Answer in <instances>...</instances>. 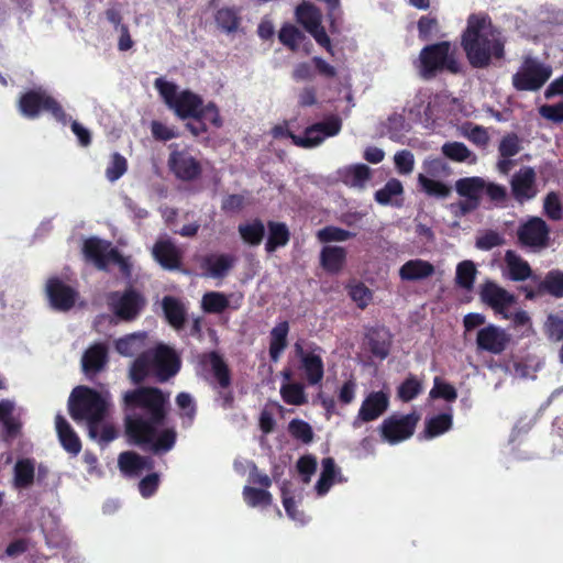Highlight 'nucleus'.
Here are the masks:
<instances>
[{
	"instance_id": "52",
	"label": "nucleus",
	"mask_w": 563,
	"mask_h": 563,
	"mask_svg": "<svg viewBox=\"0 0 563 563\" xmlns=\"http://www.w3.org/2000/svg\"><path fill=\"white\" fill-rule=\"evenodd\" d=\"M418 183L421 189L428 195L437 198H445L450 195L451 189L444 183L434 180L423 174H419Z\"/></svg>"
},
{
	"instance_id": "36",
	"label": "nucleus",
	"mask_w": 563,
	"mask_h": 563,
	"mask_svg": "<svg viewBox=\"0 0 563 563\" xmlns=\"http://www.w3.org/2000/svg\"><path fill=\"white\" fill-rule=\"evenodd\" d=\"M146 333L135 332L118 339L114 342L117 352L122 356L141 354L145 346Z\"/></svg>"
},
{
	"instance_id": "54",
	"label": "nucleus",
	"mask_w": 563,
	"mask_h": 563,
	"mask_svg": "<svg viewBox=\"0 0 563 563\" xmlns=\"http://www.w3.org/2000/svg\"><path fill=\"white\" fill-rule=\"evenodd\" d=\"M522 150L520 137L511 132L506 134L499 142L498 152L503 158H511Z\"/></svg>"
},
{
	"instance_id": "31",
	"label": "nucleus",
	"mask_w": 563,
	"mask_h": 563,
	"mask_svg": "<svg viewBox=\"0 0 563 563\" xmlns=\"http://www.w3.org/2000/svg\"><path fill=\"white\" fill-rule=\"evenodd\" d=\"M35 477V461L23 457L13 467L12 485L15 489H25L33 485Z\"/></svg>"
},
{
	"instance_id": "37",
	"label": "nucleus",
	"mask_w": 563,
	"mask_h": 563,
	"mask_svg": "<svg viewBox=\"0 0 563 563\" xmlns=\"http://www.w3.org/2000/svg\"><path fill=\"white\" fill-rule=\"evenodd\" d=\"M267 228L268 238L265 244V250L268 253L288 244L290 240V232L284 222L268 221Z\"/></svg>"
},
{
	"instance_id": "7",
	"label": "nucleus",
	"mask_w": 563,
	"mask_h": 563,
	"mask_svg": "<svg viewBox=\"0 0 563 563\" xmlns=\"http://www.w3.org/2000/svg\"><path fill=\"white\" fill-rule=\"evenodd\" d=\"M552 68L536 58L526 57L512 76V86L518 91H537L550 79Z\"/></svg>"
},
{
	"instance_id": "3",
	"label": "nucleus",
	"mask_w": 563,
	"mask_h": 563,
	"mask_svg": "<svg viewBox=\"0 0 563 563\" xmlns=\"http://www.w3.org/2000/svg\"><path fill=\"white\" fill-rule=\"evenodd\" d=\"M69 415L75 421L88 422L89 435L96 438L98 424L104 419L107 402L96 389L77 386L68 401Z\"/></svg>"
},
{
	"instance_id": "49",
	"label": "nucleus",
	"mask_w": 563,
	"mask_h": 563,
	"mask_svg": "<svg viewBox=\"0 0 563 563\" xmlns=\"http://www.w3.org/2000/svg\"><path fill=\"white\" fill-rule=\"evenodd\" d=\"M243 498L251 507H268L273 501L272 494L267 489L245 486L243 488Z\"/></svg>"
},
{
	"instance_id": "22",
	"label": "nucleus",
	"mask_w": 563,
	"mask_h": 563,
	"mask_svg": "<svg viewBox=\"0 0 563 563\" xmlns=\"http://www.w3.org/2000/svg\"><path fill=\"white\" fill-rule=\"evenodd\" d=\"M536 180L537 174L530 166H525L516 172L510 180L514 198L519 202L534 198L537 195Z\"/></svg>"
},
{
	"instance_id": "61",
	"label": "nucleus",
	"mask_w": 563,
	"mask_h": 563,
	"mask_svg": "<svg viewBox=\"0 0 563 563\" xmlns=\"http://www.w3.org/2000/svg\"><path fill=\"white\" fill-rule=\"evenodd\" d=\"M351 299L356 303L360 309H365L373 299L372 291L363 284L358 283L349 289Z\"/></svg>"
},
{
	"instance_id": "23",
	"label": "nucleus",
	"mask_w": 563,
	"mask_h": 563,
	"mask_svg": "<svg viewBox=\"0 0 563 563\" xmlns=\"http://www.w3.org/2000/svg\"><path fill=\"white\" fill-rule=\"evenodd\" d=\"M485 188V180L481 177H465L455 183V190L467 201L462 205V210L468 212L479 206V199Z\"/></svg>"
},
{
	"instance_id": "63",
	"label": "nucleus",
	"mask_w": 563,
	"mask_h": 563,
	"mask_svg": "<svg viewBox=\"0 0 563 563\" xmlns=\"http://www.w3.org/2000/svg\"><path fill=\"white\" fill-rule=\"evenodd\" d=\"M431 398H442L449 402L455 401L457 391L455 387L449 383L441 382L439 378L434 379V386L430 391Z\"/></svg>"
},
{
	"instance_id": "2",
	"label": "nucleus",
	"mask_w": 563,
	"mask_h": 563,
	"mask_svg": "<svg viewBox=\"0 0 563 563\" xmlns=\"http://www.w3.org/2000/svg\"><path fill=\"white\" fill-rule=\"evenodd\" d=\"M461 47L473 68H487L505 57V41L488 14L473 13L461 34Z\"/></svg>"
},
{
	"instance_id": "39",
	"label": "nucleus",
	"mask_w": 563,
	"mask_h": 563,
	"mask_svg": "<svg viewBox=\"0 0 563 563\" xmlns=\"http://www.w3.org/2000/svg\"><path fill=\"white\" fill-rule=\"evenodd\" d=\"M369 178L371 169L365 164L352 165L341 173L342 181L355 188H364Z\"/></svg>"
},
{
	"instance_id": "46",
	"label": "nucleus",
	"mask_w": 563,
	"mask_h": 563,
	"mask_svg": "<svg viewBox=\"0 0 563 563\" xmlns=\"http://www.w3.org/2000/svg\"><path fill=\"white\" fill-rule=\"evenodd\" d=\"M278 38L283 45L295 52L307 36L294 24L285 23L279 30Z\"/></svg>"
},
{
	"instance_id": "6",
	"label": "nucleus",
	"mask_w": 563,
	"mask_h": 563,
	"mask_svg": "<svg viewBox=\"0 0 563 563\" xmlns=\"http://www.w3.org/2000/svg\"><path fill=\"white\" fill-rule=\"evenodd\" d=\"M18 107L21 114L29 119H35L42 111H46L49 112L57 122L64 125L68 122V117L62 104L41 88L31 89L22 93L19 98Z\"/></svg>"
},
{
	"instance_id": "47",
	"label": "nucleus",
	"mask_w": 563,
	"mask_h": 563,
	"mask_svg": "<svg viewBox=\"0 0 563 563\" xmlns=\"http://www.w3.org/2000/svg\"><path fill=\"white\" fill-rule=\"evenodd\" d=\"M477 269L472 261H463L456 266L455 283L465 290H472L474 287Z\"/></svg>"
},
{
	"instance_id": "44",
	"label": "nucleus",
	"mask_w": 563,
	"mask_h": 563,
	"mask_svg": "<svg viewBox=\"0 0 563 563\" xmlns=\"http://www.w3.org/2000/svg\"><path fill=\"white\" fill-rule=\"evenodd\" d=\"M442 153L445 157L453 162H471L476 161V155L468 150L462 142H446L442 145Z\"/></svg>"
},
{
	"instance_id": "13",
	"label": "nucleus",
	"mask_w": 563,
	"mask_h": 563,
	"mask_svg": "<svg viewBox=\"0 0 563 563\" xmlns=\"http://www.w3.org/2000/svg\"><path fill=\"white\" fill-rule=\"evenodd\" d=\"M533 286L522 285L518 288L527 300L533 301L545 295L554 299L563 298V272L560 269L549 271L543 278L539 275V279L533 280Z\"/></svg>"
},
{
	"instance_id": "27",
	"label": "nucleus",
	"mask_w": 563,
	"mask_h": 563,
	"mask_svg": "<svg viewBox=\"0 0 563 563\" xmlns=\"http://www.w3.org/2000/svg\"><path fill=\"white\" fill-rule=\"evenodd\" d=\"M289 322L284 320L278 322L269 332V360L277 363L282 354L288 346Z\"/></svg>"
},
{
	"instance_id": "11",
	"label": "nucleus",
	"mask_w": 563,
	"mask_h": 563,
	"mask_svg": "<svg viewBox=\"0 0 563 563\" xmlns=\"http://www.w3.org/2000/svg\"><path fill=\"white\" fill-rule=\"evenodd\" d=\"M517 240L522 249L539 252L549 246L550 228L542 218L531 217L518 227Z\"/></svg>"
},
{
	"instance_id": "55",
	"label": "nucleus",
	"mask_w": 563,
	"mask_h": 563,
	"mask_svg": "<svg viewBox=\"0 0 563 563\" xmlns=\"http://www.w3.org/2000/svg\"><path fill=\"white\" fill-rule=\"evenodd\" d=\"M128 170V161L120 153L115 152L111 155V161L106 169V177L109 181L114 183L120 179Z\"/></svg>"
},
{
	"instance_id": "53",
	"label": "nucleus",
	"mask_w": 563,
	"mask_h": 563,
	"mask_svg": "<svg viewBox=\"0 0 563 563\" xmlns=\"http://www.w3.org/2000/svg\"><path fill=\"white\" fill-rule=\"evenodd\" d=\"M544 331L551 341H563V311L550 313L547 317Z\"/></svg>"
},
{
	"instance_id": "8",
	"label": "nucleus",
	"mask_w": 563,
	"mask_h": 563,
	"mask_svg": "<svg viewBox=\"0 0 563 563\" xmlns=\"http://www.w3.org/2000/svg\"><path fill=\"white\" fill-rule=\"evenodd\" d=\"M108 303L111 311L123 321H133L146 306L145 297L133 287L123 291H111L108 295Z\"/></svg>"
},
{
	"instance_id": "9",
	"label": "nucleus",
	"mask_w": 563,
	"mask_h": 563,
	"mask_svg": "<svg viewBox=\"0 0 563 563\" xmlns=\"http://www.w3.org/2000/svg\"><path fill=\"white\" fill-rule=\"evenodd\" d=\"M309 347V350H305L300 342H296L294 351L299 361L298 369L303 373L308 385L316 386L322 382L324 376L323 349L316 343H311Z\"/></svg>"
},
{
	"instance_id": "38",
	"label": "nucleus",
	"mask_w": 563,
	"mask_h": 563,
	"mask_svg": "<svg viewBox=\"0 0 563 563\" xmlns=\"http://www.w3.org/2000/svg\"><path fill=\"white\" fill-rule=\"evenodd\" d=\"M212 374L222 389H229L232 383L231 372L223 357L216 351L206 355Z\"/></svg>"
},
{
	"instance_id": "14",
	"label": "nucleus",
	"mask_w": 563,
	"mask_h": 563,
	"mask_svg": "<svg viewBox=\"0 0 563 563\" xmlns=\"http://www.w3.org/2000/svg\"><path fill=\"white\" fill-rule=\"evenodd\" d=\"M167 163L169 170L183 181H194L202 174L201 163L187 148L173 150Z\"/></svg>"
},
{
	"instance_id": "48",
	"label": "nucleus",
	"mask_w": 563,
	"mask_h": 563,
	"mask_svg": "<svg viewBox=\"0 0 563 563\" xmlns=\"http://www.w3.org/2000/svg\"><path fill=\"white\" fill-rule=\"evenodd\" d=\"M280 396L287 405L302 406L308 401L305 386L301 383L283 384L280 387Z\"/></svg>"
},
{
	"instance_id": "33",
	"label": "nucleus",
	"mask_w": 563,
	"mask_h": 563,
	"mask_svg": "<svg viewBox=\"0 0 563 563\" xmlns=\"http://www.w3.org/2000/svg\"><path fill=\"white\" fill-rule=\"evenodd\" d=\"M346 261V251L342 246H324L320 254L322 268L330 274H338Z\"/></svg>"
},
{
	"instance_id": "12",
	"label": "nucleus",
	"mask_w": 563,
	"mask_h": 563,
	"mask_svg": "<svg viewBox=\"0 0 563 563\" xmlns=\"http://www.w3.org/2000/svg\"><path fill=\"white\" fill-rule=\"evenodd\" d=\"M151 351L153 376L158 383H165L180 371L181 361L176 351L163 343Z\"/></svg>"
},
{
	"instance_id": "10",
	"label": "nucleus",
	"mask_w": 563,
	"mask_h": 563,
	"mask_svg": "<svg viewBox=\"0 0 563 563\" xmlns=\"http://www.w3.org/2000/svg\"><path fill=\"white\" fill-rule=\"evenodd\" d=\"M419 420L420 416L416 411L408 415L394 413L382 422L380 435L390 444L402 442L415 433Z\"/></svg>"
},
{
	"instance_id": "58",
	"label": "nucleus",
	"mask_w": 563,
	"mask_h": 563,
	"mask_svg": "<svg viewBox=\"0 0 563 563\" xmlns=\"http://www.w3.org/2000/svg\"><path fill=\"white\" fill-rule=\"evenodd\" d=\"M404 191L400 180L389 179L383 188L375 192V200L380 205H388L393 197L401 195Z\"/></svg>"
},
{
	"instance_id": "40",
	"label": "nucleus",
	"mask_w": 563,
	"mask_h": 563,
	"mask_svg": "<svg viewBox=\"0 0 563 563\" xmlns=\"http://www.w3.org/2000/svg\"><path fill=\"white\" fill-rule=\"evenodd\" d=\"M453 417L450 412L439 413L426 420L423 437L433 439L439 437L452 428Z\"/></svg>"
},
{
	"instance_id": "21",
	"label": "nucleus",
	"mask_w": 563,
	"mask_h": 563,
	"mask_svg": "<svg viewBox=\"0 0 563 563\" xmlns=\"http://www.w3.org/2000/svg\"><path fill=\"white\" fill-rule=\"evenodd\" d=\"M154 260L167 271L179 269L183 264V252L170 238L158 239L153 245Z\"/></svg>"
},
{
	"instance_id": "42",
	"label": "nucleus",
	"mask_w": 563,
	"mask_h": 563,
	"mask_svg": "<svg viewBox=\"0 0 563 563\" xmlns=\"http://www.w3.org/2000/svg\"><path fill=\"white\" fill-rule=\"evenodd\" d=\"M238 231L243 242L249 245H260L265 236V227L261 219L239 224Z\"/></svg>"
},
{
	"instance_id": "16",
	"label": "nucleus",
	"mask_w": 563,
	"mask_h": 563,
	"mask_svg": "<svg viewBox=\"0 0 563 563\" xmlns=\"http://www.w3.org/2000/svg\"><path fill=\"white\" fill-rule=\"evenodd\" d=\"M115 250L111 242L97 236H90L82 243L81 253L87 263L92 264L99 271H108L110 253Z\"/></svg>"
},
{
	"instance_id": "4",
	"label": "nucleus",
	"mask_w": 563,
	"mask_h": 563,
	"mask_svg": "<svg viewBox=\"0 0 563 563\" xmlns=\"http://www.w3.org/2000/svg\"><path fill=\"white\" fill-rule=\"evenodd\" d=\"M416 68L424 80L435 78L441 73L460 74L462 67L449 41L426 45L419 53Z\"/></svg>"
},
{
	"instance_id": "26",
	"label": "nucleus",
	"mask_w": 563,
	"mask_h": 563,
	"mask_svg": "<svg viewBox=\"0 0 563 563\" xmlns=\"http://www.w3.org/2000/svg\"><path fill=\"white\" fill-rule=\"evenodd\" d=\"M238 258L233 254L221 253L208 255L203 258L202 267L213 278H224L234 267Z\"/></svg>"
},
{
	"instance_id": "56",
	"label": "nucleus",
	"mask_w": 563,
	"mask_h": 563,
	"mask_svg": "<svg viewBox=\"0 0 563 563\" xmlns=\"http://www.w3.org/2000/svg\"><path fill=\"white\" fill-rule=\"evenodd\" d=\"M418 36L421 41H429L440 30L437 16L431 14L422 15L417 22Z\"/></svg>"
},
{
	"instance_id": "19",
	"label": "nucleus",
	"mask_w": 563,
	"mask_h": 563,
	"mask_svg": "<svg viewBox=\"0 0 563 563\" xmlns=\"http://www.w3.org/2000/svg\"><path fill=\"white\" fill-rule=\"evenodd\" d=\"M389 406V395L383 390L369 393L363 400L354 427H358V421L371 422L378 419Z\"/></svg>"
},
{
	"instance_id": "59",
	"label": "nucleus",
	"mask_w": 563,
	"mask_h": 563,
	"mask_svg": "<svg viewBox=\"0 0 563 563\" xmlns=\"http://www.w3.org/2000/svg\"><path fill=\"white\" fill-rule=\"evenodd\" d=\"M355 234L339 227L328 225L319 230L317 238L320 242L328 243L333 241H346Z\"/></svg>"
},
{
	"instance_id": "50",
	"label": "nucleus",
	"mask_w": 563,
	"mask_h": 563,
	"mask_svg": "<svg viewBox=\"0 0 563 563\" xmlns=\"http://www.w3.org/2000/svg\"><path fill=\"white\" fill-rule=\"evenodd\" d=\"M342 129V120L339 115L331 114L325 120L310 125V131L320 132L323 140L327 137L335 136Z\"/></svg>"
},
{
	"instance_id": "1",
	"label": "nucleus",
	"mask_w": 563,
	"mask_h": 563,
	"mask_svg": "<svg viewBox=\"0 0 563 563\" xmlns=\"http://www.w3.org/2000/svg\"><path fill=\"white\" fill-rule=\"evenodd\" d=\"M124 430L129 443L162 455L176 444L177 431L165 427L168 418L169 395L152 386L129 390L123 397Z\"/></svg>"
},
{
	"instance_id": "32",
	"label": "nucleus",
	"mask_w": 563,
	"mask_h": 563,
	"mask_svg": "<svg viewBox=\"0 0 563 563\" xmlns=\"http://www.w3.org/2000/svg\"><path fill=\"white\" fill-rule=\"evenodd\" d=\"M120 470L129 475H137L143 470H152L153 461L150 457L142 456L133 451H125L119 455Z\"/></svg>"
},
{
	"instance_id": "51",
	"label": "nucleus",
	"mask_w": 563,
	"mask_h": 563,
	"mask_svg": "<svg viewBox=\"0 0 563 563\" xmlns=\"http://www.w3.org/2000/svg\"><path fill=\"white\" fill-rule=\"evenodd\" d=\"M422 391L421 382L412 374H410L397 389L398 398L404 402H409Z\"/></svg>"
},
{
	"instance_id": "62",
	"label": "nucleus",
	"mask_w": 563,
	"mask_h": 563,
	"mask_svg": "<svg viewBox=\"0 0 563 563\" xmlns=\"http://www.w3.org/2000/svg\"><path fill=\"white\" fill-rule=\"evenodd\" d=\"M544 213L551 220L558 221L562 219L563 208L559 195L551 191L547 195L543 205Z\"/></svg>"
},
{
	"instance_id": "41",
	"label": "nucleus",
	"mask_w": 563,
	"mask_h": 563,
	"mask_svg": "<svg viewBox=\"0 0 563 563\" xmlns=\"http://www.w3.org/2000/svg\"><path fill=\"white\" fill-rule=\"evenodd\" d=\"M150 374H153V365L151 351L148 350L139 354L131 364L130 378L134 384H141Z\"/></svg>"
},
{
	"instance_id": "28",
	"label": "nucleus",
	"mask_w": 563,
	"mask_h": 563,
	"mask_svg": "<svg viewBox=\"0 0 563 563\" xmlns=\"http://www.w3.org/2000/svg\"><path fill=\"white\" fill-rule=\"evenodd\" d=\"M56 431L63 449L71 455L81 451V441L68 421L60 415L56 416Z\"/></svg>"
},
{
	"instance_id": "60",
	"label": "nucleus",
	"mask_w": 563,
	"mask_h": 563,
	"mask_svg": "<svg viewBox=\"0 0 563 563\" xmlns=\"http://www.w3.org/2000/svg\"><path fill=\"white\" fill-rule=\"evenodd\" d=\"M505 244V238L494 230H486L476 238L475 246L482 251H490L494 247Z\"/></svg>"
},
{
	"instance_id": "57",
	"label": "nucleus",
	"mask_w": 563,
	"mask_h": 563,
	"mask_svg": "<svg viewBox=\"0 0 563 563\" xmlns=\"http://www.w3.org/2000/svg\"><path fill=\"white\" fill-rule=\"evenodd\" d=\"M288 431L292 438L306 444L313 439L311 426L301 419H292L288 424Z\"/></svg>"
},
{
	"instance_id": "30",
	"label": "nucleus",
	"mask_w": 563,
	"mask_h": 563,
	"mask_svg": "<svg viewBox=\"0 0 563 563\" xmlns=\"http://www.w3.org/2000/svg\"><path fill=\"white\" fill-rule=\"evenodd\" d=\"M434 266L420 258L407 261L399 269V276L402 280L416 282L432 276Z\"/></svg>"
},
{
	"instance_id": "5",
	"label": "nucleus",
	"mask_w": 563,
	"mask_h": 563,
	"mask_svg": "<svg viewBox=\"0 0 563 563\" xmlns=\"http://www.w3.org/2000/svg\"><path fill=\"white\" fill-rule=\"evenodd\" d=\"M154 87L157 89L167 108L172 110L178 119H199V109L203 100L201 96L189 89L178 91V86L175 82L167 81L162 77L155 79Z\"/></svg>"
},
{
	"instance_id": "64",
	"label": "nucleus",
	"mask_w": 563,
	"mask_h": 563,
	"mask_svg": "<svg viewBox=\"0 0 563 563\" xmlns=\"http://www.w3.org/2000/svg\"><path fill=\"white\" fill-rule=\"evenodd\" d=\"M199 119L202 121H209L214 128L220 129L223 125V120L220 114L218 106L213 101H209L207 104L201 106L199 109Z\"/></svg>"
},
{
	"instance_id": "17",
	"label": "nucleus",
	"mask_w": 563,
	"mask_h": 563,
	"mask_svg": "<svg viewBox=\"0 0 563 563\" xmlns=\"http://www.w3.org/2000/svg\"><path fill=\"white\" fill-rule=\"evenodd\" d=\"M479 296L484 303L505 318H508L506 313L508 308L516 302V297L512 294L492 280H487L482 285Z\"/></svg>"
},
{
	"instance_id": "20",
	"label": "nucleus",
	"mask_w": 563,
	"mask_h": 563,
	"mask_svg": "<svg viewBox=\"0 0 563 563\" xmlns=\"http://www.w3.org/2000/svg\"><path fill=\"white\" fill-rule=\"evenodd\" d=\"M365 344L371 354L379 360H385L391 350L393 334L385 325L366 328Z\"/></svg>"
},
{
	"instance_id": "34",
	"label": "nucleus",
	"mask_w": 563,
	"mask_h": 563,
	"mask_svg": "<svg viewBox=\"0 0 563 563\" xmlns=\"http://www.w3.org/2000/svg\"><path fill=\"white\" fill-rule=\"evenodd\" d=\"M108 362V350L102 343H97L90 346L82 356V368L89 373L100 372Z\"/></svg>"
},
{
	"instance_id": "43",
	"label": "nucleus",
	"mask_w": 563,
	"mask_h": 563,
	"mask_svg": "<svg viewBox=\"0 0 563 563\" xmlns=\"http://www.w3.org/2000/svg\"><path fill=\"white\" fill-rule=\"evenodd\" d=\"M216 23L225 33H233L239 29L241 16L235 8H221L216 12Z\"/></svg>"
},
{
	"instance_id": "35",
	"label": "nucleus",
	"mask_w": 563,
	"mask_h": 563,
	"mask_svg": "<svg viewBox=\"0 0 563 563\" xmlns=\"http://www.w3.org/2000/svg\"><path fill=\"white\" fill-rule=\"evenodd\" d=\"M162 308L167 322L175 329H183L186 322V308L179 299L173 296H165L162 300Z\"/></svg>"
},
{
	"instance_id": "15",
	"label": "nucleus",
	"mask_w": 563,
	"mask_h": 563,
	"mask_svg": "<svg viewBox=\"0 0 563 563\" xmlns=\"http://www.w3.org/2000/svg\"><path fill=\"white\" fill-rule=\"evenodd\" d=\"M510 340V335L504 329L488 324L478 330L476 345L478 351L499 355L507 349Z\"/></svg>"
},
{
	"instance_id": "29",
	"label": "nucleus",
	"mask_w": 563,
	"mask_h": 563,
	"mask_svg": "<svg viewBox=\"0 0 563 563\" xmlns=\"http://www.w3.org/2000/svg\"><path fill=\"white\" fill-rule=\"evenodd\" d=\"M295 19L305 31L317 29L322 23L321 10L310 1L300 2L295 9Z\"/></svg>"
},
{
	"instance_id": "24",
	"label": "nucleus",
	"mask_w": 563,
	"mask_h": 563,
	"mask_svg": "<svg viewBox=\"0 0 563 563\" xmlns=\"http://www.w3.org/2000/svg\"><path fill=\"white\" fill-rule=\"evenodd\" d=\"M311 62L313 63L314 68L307 62L298 63L291 73L292 79L296 81L312 80L316 71L325 78H334L336 76L335 67L330 65L323 58L314 56Z\"/></svg>"
},
{
	"instance_id": "25",
	"label": "nucleus",
	"mask_w": 563,
	"mask_h": 563,
	"mask_svg": "<svg viewBox=\"0 0 563 563\" xmlns=\"http://www.w3.org/2000/svg\"><path fill=\"white\" fill-rule=\"evenodd\" d=\"M505 262L508 269V277L512 282H525L530 279H539V275L534 274L529 263L520 257L516 252L508 250L505 254Z\"/></svg>"
},
{
	"instance_id": "18",
	"label": "nucleus",
	"mask_w": 563,
	"mask_h": 563,
	"mask_svg": "<svg viewBox=\"0 0 563 563\" xmlns=\"http://www.w3.org/2000/svg\"><path fill=\"white\" fill-rule=\"evenodd\" d=\"M46 294L53 309L70 310L77 300L78 292L58 277H52L46 283Z\"/></svg>"
},
{
	"instance_id": "45",
	"label": "nucleus",
	"mask_w": 563,
	"mask_h": 563,
	"mask_svg": "<svg viewBox=\"0 0 563 563\" xmlns=\"http://www.w3.org/2000/svg\"><path fill=\"white\" fill-rule=\"evenodd\" d=\"M230 306L228 296L220 291H208L202 296L201 308L206 313H222Z\"/></svg>"
}]
</instances>
